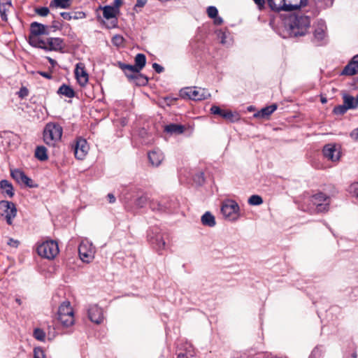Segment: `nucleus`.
<instances>
[{
  "label": "nucleus",
  "instance_id": "nucleus-4",
  "mask_svg": "<svg viewBox=\"0 0 358 358\" xmlns=\"http://www.w3.org/2000/svg\"><path fill=\"white\" fill-rule=\"evenodd\" d=\"M180 96L195 101H201L210 96L208 91L204 88L192 87H185L180 90Z\"/></svg>",
  "mask_w": 358,
  "mask_h": 358
},
{
  "label": "nucleus",
  "instance_id": "nucleus-62",
  "mask_svg": "<svg viewBox=\"0 0 358 358\" xmlns=\"http://www.w3.org/2000/svg\"><path fill=\"white\" fill-rule=\"evenodd\" d=\"M322 103H326L327 102V99H322Z\"/></svg>",
  "mask_w": 358,
  "mask_h": 358
},
{
  "label": "nucleus",
  "instance_id": "nucleus-10",
  "mask_svg": "<svg viewBox=\"0 0 358 358\" xmlns=\"http://www.w3.org/2000/svg\"><path fill=\"white\" fill-rule=\"evenodd\" d=\"M75 76L80 86L84 87L87 85L89 80V75L84 63L79 62L76 65Z\"/></svg>",
  "mask_w": 358,
  "mask_h": 358
},
{
  "label": "nucleus",
  "instance_id": "nucleus-59",
  "mask_svg": "<svg viewBox=\"0 0 358 358\" xmlns=\"http://www.w3.org/2000/svg\"><path fill=\"white\" fill-rule=\"evenodd\" d=\"M199 182H200L201 181H203V173H201L200 175L199 176Z\"/></svg>",
  "mask_w": 358,
  "mask_h": 358
},
{
  "label": "nucleus",
  "instance_id": "nucleus-51",
  "mask_svg": "<svg viewBox=\"0 0 358 358\" xmlns=\"http://www.w3.org/2000/svg\"><path fill=\"white\" fill-rule=\"evenodd\" d=\"M61 16L66 20H70L72 18L71 13L68 12L61 13Z\"/></svg>",
  "mask_w": 358,
  "mask_h": 358
},
{
  "label": "nucleus",
  "instance_id": "nucleus-43",
  "mask_svg": "<svg viewBox=\"0 0 358 358\" xmlns=\"http://www.w3.org/2000/svg\"><path fill=\"white\" fill-rule=\"evenodd\" d=\"M207 13L209 17H216L218 13V10L215 6H209L207 8Z\"/></svg>",
  "mask_w": 358,
  "mask_h": 358
},
{
  "label": "nucleus",
  "instance_id": "nucleus-2",
  "mask_svg": "<svg viewBox=\"0 0 358 358\" xmlns=\"http://www.w3.org/2000/svg\"><path fill=\"white\" fill-rule=\"evenodd\" d=\"M62 133L63 129L60 124L49 122L43 129V141L47 145L55 146L61 140Z\"/></svg>",
  "mask_w": 358,
  "mask_h": 358
},
{
  "label": "nucleus",
  "instance_id": "nucleus-29",
  "mask_svg": "<svg viewBox=\"0 0 358 358\" xmlns=\"http://www.w3.org/2000/svg\"><path fill=\"white\" fill-rule=\"evenodd\" d=\"M201 222L203 225L210 227L216 224L215 217L210 212H206L202 215Z\"/></svg>",
  "mask_w": 358,
  "mask_h": 358
},
{
  "label": "nucleus",
  "instance_id": "nucleus-20",
  "mask_svg": "<svg viewBox=\"0 0 358 358\" xmlns=\"http://www.w3.org/2000/svg\"><path fill=\"white\" fill-rule=\"evenodd\" d=\"M30 28L31 34L35 36L39 35H48L49 34L48 27L47 26L36 22L31 24Z\"/></svg>",
  "mask_w": 358,
  "mask_h": 358
},
{
  "label": "nucleus",
  "instance_id": "nucleus-46",
  "mask_svg": "<svg viewBox=\"0 0 358 358\" xmlns=\"http://www.w3.org/2000/svg\"><path fill=\"white\" fill-rule=\"evenodd\" d=\"M28 93H29L28 90L26 87H22L20 88V91L17 92V94H18L19 97L24 98L28 95Z\"/></svg>",
  "mask_w": 358,
  "mask_h": 358
},
{
  "label": "nucleus",
  "instance_id": "nucleus-7",
  "mask_svg": "<svg viewBox=\"0 0 358 358\" xmlns=\"http://www.w3.org/2000/svg\"><path fill=\"white\" fill-rule=\"evenodd\" d=\"M239 206L234 200L227 199L221 206V212L225 218L231 221H236L238 218Z\"/></svg>",
  "mask_w": 358,
  "mask_h": 358
},
{
  "label": "nucleus",
  "instance_id": "nucleus-18",
  "mask_svg": "<svg viewBox=\"0 0 358 358\" xmlns=\"http://www.w3.org/2000/svg\"><path fill=\"white\" fill-rule=\"evenodd\" d=\"M148 159L153 166H158L164 160V155L159 150H154L148 153Z\"/></svg>",
  "mask_w": 358,
  "mask_h": 358
},
{
  "label": "nucleus",
  "instance_id": "nucleus-8",
  "mask_svg": "<svg viewBox=\"0 0 358 358\" xmlns=\"http://www.w3.org/2000/svg\"><path fill=\"white\" fill-rule=\"evenodd\" d=\"M78 253L80 259L83 262L89 263L94 258L95 248L92 243L87 239H84L79 245Z\"/></svg>",
  "mask_w": 358,
  "mask_h": 358
},
{
  "label": "nucleus",
  "instance_id": "nucleus-9",
  "mask_svg": "<svg viewBox=\"0 0 358 358\" xmlns=\"http://www.w3.org/2000/svg\"><path fill=\"white\" fill-rule=\"evenodd\" d=\"M17 208L13 202L8 201H0V215L3 217L8 224H13V219L16 217Z\"/></svg>",
  "mask_w": 358,
  "mask_h": 358
},
{
  "label": "nucleus",
  "instance_id": "nucleus-63",
  "mask_svg": "<svg viewBox=\"0 0 358 358\" xmlns=\"http://www.w3.org/2000/svg\"><path fill=\"white\" fill-rule=\"evenodd\" d=\"M3 1H10V0H0V2H3Z\"/></svg>",
  "mask_w": 358,
  "mask_h": 358
},
{
  "label": "nucleus",
  "instance_id": "nucleus-38",
  "mask_svg": "<svg viewBox=\"0 0 358 358\" xmlns=\"http://www.w3.org/2000/svg\"><path fill=\"white\" fill-rule=\"evenodd\" d=\"M34 336L38 341H43L45 338V333L41 329L36 328L34 331Z\"/></svg>",
  "mask_w": 358,
  "mask_h": 358
},
{
  "label": "nucleus",
  "instance_id": "nucleus-58",
  "mask_svg": "<svg viewBox=\"0 0 358 358\" xmlns=\"http://www.w3.org/2000/svg\"><path fill=\"white\" fill-rule=\"evenodd\" d=\"M177 358H187L186 355L183 353L178 354Z\"/></svg>",
  "mask_w": 358,
  "mask_h": 358
},
{
  "label": "nucleus",
  "instance_id": "nucleus-47",
  "mask_svg": "<svg viewBox=\"0 0 358 358\" xmlns=\"http://www.w3.org/2000/svg\"><path fill=\"white\" fill-rule=\"evenodd\" d=\"M350 136L355 141L358 140V127L350 132Z\"/></svg>",
  "mask_w": 358,
  "mask_h": 358
},
{
  "label": "nucleus",
  "instance_id": "nucleus-31",
  "mask_svg": "<svg viewBox=\"0 0 358 358\" xmlns=\"http://www.w3.org/2000/svg\"><path fill=\"white\" fill-rule=\"evenodd\" d=\"M0 188L3 189L9 197H13L14 195L13 187L10 182L6 180H2L0 182Z\"/></svg>",
  "mask_w": 358,
  "mask_h": 358
},
{
  "label": "nucleus",
  "instance_id": "nucleus-5",
  "mask_svg": "<svg viewBox=\"0 0 358 358\" xmlns=\"http://www.w3.org/2000/svg\"><path fill=\"white\" fill-rule=\"evenodd\" d=\"M37 252L44 258L54 259L59 253L58 244L54 241H45L37 247Z\"/></svg>",
  "mask_w": 358,
  "mask_h": 358
},
{
  "label": "nucleus",
  "instance_id": "nucleus-48",
  "mask_svg": "<svg viewBox=\"0 0 358 358\" xmlns=\"http://www.w3.org/2000/svg\"><path fill=\"white\" fill-rule=\"evenodd\" d=\"M152 67L155 70V71L158 73H160L164 71V68L157 63H154L152 64Z\"/></svg>",
  "mask_w": 358,
  "mask_h": 358
},
{
  "label": "nucleus",
  "instance_id": "nucleus-21",
  "mask_svg": "<svg viewBox=\"0 0 358 358\" xmlns=\"http://www.w3.org/2000/svg\"><path fill=\"white\" fill-rule=\"evenodd\" d=\"M326 25L323 22H318L314 30V38L317 41H323L326 37Z\"/></svg>",
  "mask_w": 358,
  "mask_h": 358
},
{
  "label": "nucleus",
  "instance_id": "nucleus-34",
  "mask_svg": "<svg viewBox=\"0 0 358 358\" xmlns=\"http://www.w3.org/2000/svg\"><path fill=\"white\" fill-rule=\"evenodd\" d=\"M50 6L64 9L69 8L71 6V0H52Z\"/></svg>",
  "mask_w": 358,
  "mask_h": 358
},
{
  "label": "nucleus",
  "instance_id": "nucleus-30",
  "mask_svg": "<svg viewBox=\"0 0 358 358\" xmlns=\"http://www.w3.org/2000/svg\"><path fill=\"white\" fill-rule=\"evenodd\" d=\"M35 157L40 161H45L48 159L47 149L45 146H38L35 150Z\"/></svg>",
  "mask_w": 358,
  "mask_h": 358
},
{
  "label": "nucleus",
  "instance_id": "nucleus-25",
  "mask_svg": "<svg viewBox=\"0 0 358 358\" xmlns=\"http://www.w3.org/2000/svg\"><path fill=\"white\" fill-rule=\"evenodd\" d=\"M268 4L269 7L273 10L280 11L284 10L286 11V3L285 0H267Z\"/></svg>",
  "mask_w": 358,
  "mask_h": 358
},
{
  "label": "nucleus",
  "instance_id": "nucleus-26",
  "mask_svg": "<svg viewBox=\"0 0 358 358\" xmlns=\"http://www.w3.org/2000/svg\"><path fill=\"white\" fill-rule=\"evenodd\" d=\"M119 66L124 71L126 76L129 78H134L135 76L134 74L138 73L140 71H137V67L136 65H129L120 63Z\"/></svg>",
  "mask_w": 358,
  "mask_h": 358
},
{
  "label": "nucleus",
  "instance_id": "nucleus-15",
  "mask_svg": "<svg viewBox=\"0 0 358 358\" xmlns=\"http://www.w3.org/2000/svg\"><path fill=\"white\" fill-rule=\"evenodd\" d=\"M149 241L150 243L155 247V248L158 251L160 252L163 250H165L166 248V242L164 238L163 234L160 233H156V234L148 235Z\"/></svg>",
  "mask_w": 358,
  "mask_h": 358
},
{
  "label": "nucleus",
  "instance_id": "nucleus-19",
  "mask_svg": "<svg viewBox=\"0 0 358 358\" xmlns=\"http://www.w3.org/2000/svg\"><path fill=\"white\" fill-rule=\"evenodd\" d=\"M46 45L48 50H59L64 47V41L60 38H48L46 39Z\"/></svg>",
  "mask_w": 358,
  "mask_h": 358
},
{
  "label": "nucleus",
  "instance_id": "nucleus-17",
  "mask_svg": "<svg viewBox=\"0 0 358 358\" xmlns=\"http://www.w3.org/2000/svg\"><path fill=\"white\" fill-rule=\"evenodd\" d=\"M341 74L346 76L358 74V55L353 57L351 62L343 69Z\"/></svg>",
  "mask_w": 358,
  "mask_h": 358
},
{
  "label": "nucleus",
  "instance_id": "nucleus-40",
  "mask_svg": "<svg viewBox=\"0 0 358 358\" xmlns=\"http://www.w3.org/2000/svg\"><path fill=\"white\" fill-rule=\"evenodd\" d=\"M34 358H47V357L44 350L41 348L37 347L34 349Z\"/></svg>",
  "mask_w": 358,
  "mask_h": 358
},
{
  "label": "nucleus",
  "instance_id": "nucleus-11",
  "mask_svg": "<svg viewBox=\"0 0 358 358\" xmlns=\"http://www.w3.org/2000/svg\"><path fill=\"white\" fill-rule=\"evenodd\" d=\"M89 151V145L85 139L80 138L74 146L75 157L78 159H83Z\"/></svg>",
  "mask_w": 358,
  "mask_h": 358
},
{
  "label": "nucleus",
  "instance_id": "nucleus-37",
  "mask_svg": "<svg viewBox=\"0 0 358 358\" xmlns=\"http://www.w3.org/2000/svg\"><path fill=\"white\" fill-rule=\"evenodd\" d=\"M262 203L263 199L259 195H252L248 199V203L252 206H259Z\"/></svg>",
  "mask_w": 358,
  "mask_h": 358
},
{
  "label": "nucleus",
  "instance_id": "nucleus-33",
  "mask_svg": "<svg viewBox=\"0 0 358 358\" xmlns=\"http://www.w3.org/2000/svg\"><path fill=\"white\" fill-rule=\"evenodd\" d=\"M11 7V1L0 2V15L3 21L8 20L6 12Z\"/></svg>",
  "mask_w": 358,
  "mask_h": 358
},
{
  "label": "nucleus",
  "instance_id": "nucleus-45",
  "mask_svg": "<svg viewBox=\"0 0 358 358\" xmlns=\"http://www.w3.org/2000/svg\"><path fill=\"white\" fill-rule=\"evenodd\" d=\"M349 191L350 193H352L354 196L358 197V182H355L352 184L350 186Z\"/></svg>",
  "mask_w": 358,
  "mask_h": 358
},
{
  "label": "nucleus",
  "instance_id": "nucleus-42",
  "mask_svg": "<svg viewBox=\"0 0 358 358\" xmlns=\"http://www.w3.org/2000/svg\"><path fill=\"white\" fill-rule=\"evenodd\" d=\"M112 43L115 46H121L124 43V38L120 35H115L112 38Z\"/></svg>",
  "mask_w": 358,
  "mask_h": 358
},
{
  "label": "nucleus",
  "instance_id": "nucleus-60",
  "mask_svg": "<svg viewBox=\"0 0 358 358\" xmlns=\"http://www.w3.org/2000/svg\"><path fill=\"white\" fill-rule=\"evenodd\" d=\"M48 60H49V62H50V64L52 65H55V64L56 63V62L54 59H51V58H48Z\"/></svg>",
  "mask_w": 358,
  "mask_h": 358
},
{
  "label": "nucleus",
  "instance_id": "nucleus-13",
  "mask_svg": "<svg viewBox=\"0 0 358 358\" xmlns=\"http://www.w3.org/2000/svg\"><path fill=\"white\" fill-rule=\"evenodd\" d=\"M88 317L94 323H101L103 320L102 309L96 305L90 306L88 308Z\"/></svg>",
  "mask_w": 358,
  "mask_h": 358
},
{
  "label": "nucleus",
  "instance_id": "nucleus-22",
  "mask_svg": "<svg viewBox=\"0 0 358 358\" xmlns=\"http://www.w3.org/2000/svg\"><path fill=\"white\" fill-rule=\"evenodd\" d=\"M343 103L347 107L348 110L350 109H355L358 106L357 96L355 98L354 96L344 94L343 95Z\"/></svg>",
  "mask_w": 358,
  "mask_h": 358
},
{
  "label": "nucleus",
  "instance_id": "nucleus-56",
  "mask_svg": "<svg viewBox=\"0 0 358 358\" xmlns=\"http://www.w3.org/2000/svg\"><path fill=\"white\" fill-rule=\"evenodd\" d=\"M39 73L44 78H46L48 79H50L52 78V76L50 73L48 72H39Z\"/></svg>",
  "mask_w": 358,
  "mask_h": 358
},
{
  "label": "nucleus",
  "instance_id": "nucleus-32",
  "mask_svg": "<svg viewBox=\"0 0 358 358\" xmlns=\"http://www.w3.org/2000/svg\"><path fill=\"white\" fill-rule=\"evenodd\" d=\"M57 93L68 98H73L75 96L73 90L69 85H62L58 90Z\"/></svg>",
  "mask_w": 358,
  "mask_h": 358
},
{
  "label": "nucleus",
  "instance_id": "nucleus-44",
  "mask_svg": "<svg viewBox=\"0 0 358 358\" xmlns=\"http://www.w3.org/2000/svg\"><path fill=\"white\" fill-rule=\"evenodd\" d=\"M36 13L43 17L47 16L49 13V9L47 7H41L36 9Z\"/></svg>",
  "mask_w": 358,
  "mask_h": 358
},
{
  "label": "nucleus",
  "instance_id": "nucleus-41",
  "mask_svg": "<svg viewBox=\"0 0 358 358\" xmlns=\"http://www.w3.org/2000/svg\"><path fill=\"white\" fill-rule=\"evenodd\" d=\"M148 201V198L146 196L143 195L136 199L135 201V205L138 208H143L145 206Z\"/></svg>",
  "mask_w": 358,
  "mask_h": 358
},
{
  "label": "nucleus",
  "instance_id": "nucleus-6",
  "mask_svg": "<svg viewBox=\"0 0 358 358\" xmlns=\"http://www.w3.org/2000/svg\"><path fill=\"white\" fill-rule=\"evenodd\" d=\"M312 210L317 213L327 212L329 210L331 199L325 194L319 192L310 198Z\"/></svg>",
  "mask_w": 358,
  "mask_h": 358
},
{
  "label": "nucleus",
  "instance_id": "nucleus-52",
  "mask_svg": "<svg viewBox=\"0 0 358 358\" xmlns=\"http://www.w3.org/2000/svg\"><path fill=\"white\" fill-rule=\"evenodd\" d=\"M122 3V0H114L113 6L112 7L117 8V12H119V7L121 6Z\"/></svg>",
  "mask_w": 358,
  "mask_h": 358
},
{
  "label": "nucleus",
  "instance_id": "nucleus-16",
  "mask_svg": "<svg viewBox=\"0 0 358 358\" xmlns=\"http://www.w3.org/2000/svg\"><path fill=\"white\" fill-rule=\"evenodd\" d=\"M11 176L18 183L24 184L27 187H34L33 181L31 178L27 177L24 173L19 169H15L11 171Z\"/></svg>",
  "mask_w": 358,
  "mask_h": 358
},
{
  "label": "nucleus",
  "instance_id": "nucleus-57",
  "mask_svg": "<svg viewBox=\"0 0 358 358\" xmlns=\"http://www.w3.org/2000/svg\"><path fill=\"white\" fill-rule=\"evenodd\" d=\"M139 77L143 80V83H146L148 82V79L146 77L143 76L142 75H139Z\"/></svg>",
  "mask_w": 358,
  "mask_h": 358
},
{
  "label": "nucleus",
  "instance_id": "nucleus-24",
  "mask_svg": "<svg viewBox=\"0 0 358 358\" xmlns=\"http://www.w3.org/2000/svg\"><path fill=\"white\" fill-rule=\"evenodd\" d=\"M210 111L212 113L219 115L226 120H231L234 117V114L231 110H222L217 106H213Z\"/></svg>",
  "mask_w": 358,
  "mask_h": 358
},
{
  "label": "nucleus",
  "instance_id": "nucleus-35",
  "mask_svg": "<svg viewBox=\"0 0 358 358\" xmlns=\"http://www.w3.org/2000/svg\"><path fill=\"white\" fill-rule=\"evenodd\" d=\"M146 63V57L145 55L139 53L135 57V65L137 67V71H141L145 66Z\"/></svg>",
  "mask_w": 358,
  "mask_h": 358
},
{
  "label": "nucleus",
  "instance_id": "nucleus-1",
  "mask_svg": "<svg viewBox=\"0 0 358 358\" xmlns=\"http://www.w3.org/2000/svg\"><path fill=\"white\" fill-rule=\"evenodd\" d=\"M286 23L289 27L290 36H303L310 27V19L306 15L297 13L290 15L287 20Z\"/></svg>",
  "mask_w": 358,
  "mask_h": 358
},
{
  "label": "nucleus",
  "instance_id": "nucleus-23",
  "mask_svg": "<svg viewBox=\"0 0 358 358\" xmlns=\"http://www.w3.org/2000/svg\"><path fill=\"white\" fill-rule=\"evenodd\" d=\"M286 11H291L299 8L306 4V0H285Z\"/></svg>",
  "mask_w": 358,
  "mask_h": 358
},
{
  "label": "nucleus",
  "instance_id": "nucleus-28",
  "mask_svg": "<svg viewBox=\"0 0 358 358\" xmlns=\"http://www.w3.org/2000/svg\"><path fill=\"white\" fill-rule=\"evenodd\" d=\"M164 131L171 134H180L184 132L185 127L180 124H170L165 127Z\"/></svg>",
  "mask_w": 358,
  "mask_h": 358
},
{
  "label": "nucleus",
  "instance_id": "nucleus-55",
  "mask_svg": "<svg viewBox=\"0 0 358 358\" xmlns=\"http://www.w3.org/2000/svg\"><path fill=\"white\" fill-rule=\"evenodd\" d=\"M108 198L109 203H115V197L113 194H108Z\"/></svg>",
  "mask_w": 358,
  "mask_h": 358
},
{
  "label": "nucleus",
  "instance_id": "nucleus-53",
  "mask_svg": "<svg viewBox=\"0 0 358 358\" xmlns=\"http://www.w3.org/2000/svg\"><path fill=\"white\" fill-rule=\"evenodd\" d=\"M8 244L13 246V247H17L19 242L17 241L13 240L10 238L9 241L8 242Z\"/></svg>",
  "mask_w": 358,
  "mask_h": 358
},
{
  "label": "nucleus",
  "instance_id": "nucleus-49",
  "mask_svg": "<svg viewBox=\"0 0 358 358\" xmlns=\"http://www.w3.org/2000/svg\"><path fill=\"white\" fill-rule=\"evenodd\" d=\"M253 1L257 4V6H258V8L259 10H262L264 8V4H265V0H253Z\"/></svg>",
  "mask_w": 358,
  "mask_h": 358
},
{
  "label": "nucleus",
  "instance_id": "nucleus-50",
  "mask_svg": "<svg viewBox=\"0 0 358 358\" xmlns=\"http://www.w3.org/2000/svg\"><path fill=\"white\" fill-rule=\"evenodd\" d=\"M147 0H137L135 8H142L146 3Z\"/></svg>",
  "mask_w": 358,
  "mask_h": 358
},
{
  "label": "nucleus",
  "instance_id": "nucleus-64",
  "mask_svg": "<svg viewBox=\"0 0 358 358\" xmlns=\"http://www.w3.org/2000/svg\"><path fill=\"white\" fill-rule=\"evenodd\" d=\"M357 101H358V94L357 95Z\"/></svg>",
  "mask_w": 358,
  "mask_h": 358
},
{
  "label": "nucleus",
  "instance_id": "nucleus-36",
  "mask_svg": "<svg viewBox=\"0 0 358 358\" xmlns=\"http://www.w3.org/2000/svg\"><path fill=\"white\" fill-rule=\"evenodd\" d=\"M30 44L34 47H38L43 49H48L46 45V40L30 39Z\"/></svg>",
  "mask_w": 358,
  "mask_h": 358
},
{
  "label": "nucleus",
  "instance_id": "nucleus-3",
  "mask_svg": "<svg viewBox=\"0 0 358 358\" xmlns=\"http://www.w3.org/2000/svg\"><path fill=\"white\" fill-rule=\"evenodd\" d=\"M58 320L64 327H70L74 323L73 310L68 301H64L58 309Z\"/></svg>",
  "mask_w": 358,
  "mask_h": 358
},
{
  "label": "nucleus",
  "instance_id": "nucleus-12",
  "mask_svg": "<svg viewBox=\"0 0 358 358\" xmlns=\"http://www.w3.org/2000/svg\"><path fill=\"white\" fill-rule=\"evenodd\" d=\"M117 8L110 6H106L103 8V15L105 19L109 20V24H107L108 28H113L117 24L116 15L117 13Z\"/></svg>",
  "mask_w": 358,
  "mask_h": 358
},
{
  "label": "nucleus",
  "instance_id": "nucleus-14",
  "mask_svg": "<svg viewBox=\"0 0 358 358\" xmlns=\"http://www.w3.org/2000/svg\"><path fill=\"white\" fill-rule=\"evenodd\" d=\"M324 156L332 162H337L341 157L340 151L334 145H327L323 148Z\"/></svg>",
  "mask_w": 358,
  "mask_h": 358
},
{
  "label": "nucleus",
  "instance_id": "nucleus-39",
  "mask_svg": "<svg viewBox=\"0 0 358 358\" xmlns=\"http://www.w3.org/2000/svg\"><path fill=\"white\" fill-rule=\"evenodd\" d=\"M348 109L343 103V105H338V106H336L334 108L333 112L336 115H343L348 111Z\"/></svg>",
  "mask_w": 358,
  "mask_h": 358
},
{
  "label": "nucleus",
  "instance_id": "nucleus-61",
  "mask_svg": "<svg viewBox=\"0 0 358 358\" xmlns=\"http://www.w3.org/2000/svg\"><path fill=\"white\" fill-rule=\"evenodd\" d=\"M16 302L18 303L19 304H21V301L19 299H16Z\"/></svg>",
  "mask_w": 358,
  "mask_h": 358
},
{
  "label": "nucleus",
  "instance_id": "nucleus-27",
  "mask_svg": "<svg viewBox=\"0 0 358 358\" xmlns=\"http://www.w3.org/2000/svg\"><path fill=\"white\" fill-rule=\"evenodd\" d=\"M277 108L278 106L275 103L265 107L262 108L260 111H259L257 113L255 114V117L262 118L267 117L271 114H272L277 109Z\"/></svg>",
  "mask_w": 358,
  "mask_h": 358
},
{
  "label": "nucleus",
  "instance_id": "nucleus-54",
  "mask_svg": "<svg viewBox=\"0 0 358 358\" xmlns=\"http://www.w3.org/2000/svg\"><path fill=\"white\" fill-rule=\"evenodd\" d=\"M213 19H214V23L217 25H220L223 22L222 18L220 17H218L217 15L216 17H214Z\"/></svg>",
  "mask_w": 358,
  "mask_h": 358
}]
</instances>
